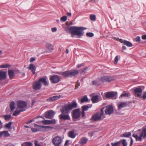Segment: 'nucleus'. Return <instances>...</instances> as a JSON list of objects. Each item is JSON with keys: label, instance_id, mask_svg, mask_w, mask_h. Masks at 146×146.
<instances>
[{"label": "nucleus", "instance_id": "nucleus-1", "mask_svg": "<svg viewBox=\"0 0 146 146\" xmlns=\"http://www.w3.org/2000/svg\"><path fill=\"white\" fill-rule=\"evenodd\" d=\"M86 28L83 27H77L75 26H72L69 28L72 37L74 36V35H76L78 36V38H80V36L83 35L84 33L83 31Z\"/></svg>", "mask_w": 146, "mask_h": 146}, {"label": "nucleus", "instance_id": "nucleus-2", "mask_svg": "<svg viewBox=\"0 0 146 146\" xmlns=\"http://www.w3.org/2000/svg\"><path fill=\"white\" fill-rule=\"evenodd\" d=\"M17 106L18 109H17L13 113V115L17 116L21 112L24 111L26 110L25 108L27 106V102L23 101H19L17 102Z\"/></svg>", "mask_w": 146, "mask_h": 146}, {"label": "nucleus", "instance_id": "nucleus-3", "mask_svg": "<svg viewBox=\"0 0 146 146\" xmlns=\"http://www.w3.org/2000/svg\"><path fill=\"white\" fill-rule=\"evenodd\" d=\"M132 136L135 137L136 140L141 141L142 139V137L145 138L146 137V127H143L142 128V131L140 129L137 130L136 133L133 134Z\"/></svg>", "mask_w": 146, "mask_h": 146}, {"label": "nucleus", "instance_id": "nucleus-4", "mask_svg": "<svg viewBox=\"0 0 146 146\" xmlns=\"http://www.w3.org/2000/svg\"><path fill=\"white\" fill-rule=\"evenodd\" d=\"M77 105L75 102H73L71 104L65 105L63 108L60 109L61 112L63 113H68L72 109L76 107Z\"/></svg>", "mask_w": 146, "mask_h": 146}, {"label": "nucleus", "instance_id": "nucleus-5", "mask_svg": "<svg viewBox=\"0 0 146 146\" xmlns=\"http://www.w3.org/2000/svg\"><path fill=\"white\" fill-rule=\"evenodd\" d=\"M79 72L78 70H69L64 72H58L57 74L62 75L65 77H71L77 75Z\"/></svg>", "mask_w": 146, "mask_h": 146}, {"label": "nucleus", "instance_id": "nucleus-6", "mask_svg": "<svg viewBox=\"0 0 146 146\" xmlns=\"http://www.w3.org/2000/svg\"><path fill=\"white\" fill-rule=\"evenodd\" d=\"M35 128H31V130L33 132H35L40 131L41 129L47 131H49L50 129H52L53 127H52L48 126H40L37 125H35Z\"/></svg>", "mask_w": 146, "mask_h": 146}, {"label": "nucleus", "instance_id": "nucleus-7", "mask_svg": "<svg viewBox=\"0 0 146 146\" xmlns=\"http://www.w3.org/2000/svg\"><path fill=\"white\" fill-rule=\"evenodd\" d=\"M104 108H102L100 112L97 113L93 115L91 117V120L95 121L101 120L102 116L104 114Z\"/></svg>", "mask_w": 146, "mask_h": 146}, {"label": "nucleus", "instance_id": "nucleus-8", "mask_svg": "<svg viewBox=\"0 0 146 146\" xmlns=\"http://www.w3.org/2000/svg\"><path fill=\"white\" fill-rule=\"evenodd\" d=\"M52 142L55 146H59L62 142V139L59 136H56L52 139Z\"/></svg>", "mask_w": 146, "mask_h": 146}, {"label": "nucleus", "instance_id": "nucleus-9", "mask_svg": "<svg viewBox=\"0 0 146 146\" xmlns=\"http://www.w3.org/2000/svg\"><path fill=\"white\" fill-rule=\"evenodd\" d=\"M112 146H127V143L125 140H121L117 142L111 143Z\"/></svg>", "mask_w": 146, "mask_h": 146}, {"label": "nucleus", "instance_id": "nucleus-10", "mask_svg": "<svg viewBox=\"0 0 146 146\" xmlns=\"http://www.w3.org/2000/svg\"><path fill=\"white\" fill-rule=\"evenodd\" d=\"M114 80V78L112 76H105L102 77L100 80L102 82L104 83L105 82H110Z\"/></svg>", "mask_w": 146, "mask_h": 146}, {"label": "nucleus", "instance_id": "nucleus-11", "mask_svg": "<svg viewBox=\"0 0 146 146\" xmlns=\"http://www.w3.org/2000/svg\"><path fill=\"white\" fill-rule=\"evenodd\" d=\"M50 80L52 82L54 83H56L60 81V78L58 76L54 75L51 76Z\"/></svg>", "mask_w": 146, "mask_h": 146}, {"label": "nucleus", "instance_id": "nucleus-12", "mask_svg": "<svg viewBox=\"0 0 146 146\" xmlns=\"http://www.w3.org/2000/svg\"><path fill=\"white\" fill-rule=\"evenodd\" d=\"M113 111V110L111 106H107L105 110V113L106 115H110Z\"/></svg>", "mask_w": 146, "mask_h": 146}, {"label": "nucleus", "instance_id": "nucleus-13", "mask_svg": "<svg viewBox=\"0 0 146 146\" xmlns=\"http://www.w3.org/2000/svg\"><path fill=\"white\" fill-rule=\"evenodd\" d=\"M59 117L62 120H66L70 119V117L68 113L65 114L62 113V114L59 115Z\"/></svg>", "mask_w": 146, "mask_h": 146}, {"label": "nucleus", "instance_id": "nucleus-14", "mask_svg": "<svg viewBox=\"0 0 146 146\" xmlns=\"http://www.w3.org/2000/svg\"><path fill=\"white\" fill-rule=\"evenodd\" d=\"M41 87V85L38 80L35 82L33 85V88L35 90H39Z\"/></svg>", "mask_w": 146, "mask_h": 146}, {"label": "nucleus", "instance_id": "nucleus-15", "mask_svg": "<svg viewBox=\"0 0 146 146\" xmlns=\"http://www.w3.org/2000/svg\"><path fill=\"white\" fill-rule=\"evenodd\" d=\"M45 113V117L49 119H52L55 114L54 112L52 110H50L47 111Z\"/></svg>", "mask_w": 146, "mask_h": 146}, {"label": "nucleus", "instance_id": "nucleus-16", "mask_svg": "<svg viewBox=\"0 0 146 146\" xmlns=\"http://www.w3.org/2000/svg\"><path fill=\"white\" fill-rule=\"evenodd\" d=\"M80 116V110L79 109L75 110L73 112L72 114L73 117L76 119H78Z\"/></svg>", "mask_w": 146, "mask_h": 146}, {"label": "nucleus", "instance_id": "nucleus-17", "mask_svg": "<svg viewBox=\"0 0 146 146\" xmlns=\"http://www.w3.org/2000/svg\"><path fill=\"white\" fill-rule=\"evenodd\" d=\"M134 91L135 92V94L138 97H141V94H140L142 92V90L140 87H137L134 90Z\"/></svg>", "mask_w": 146, "mask_h": 146}, {"label": "nucleus", "instance_id": "nucleus-18", "mask_svg": "<svg viewBox=\"0 0 146 146\" xmlns=\"http://www.w3.org/2000/svg\"><path fill=\"white\" fill-rule=\"evenodd\" d=\"M119 41L121 43H123L124 45L128 47H130L133 46V44L129 41L125 40H123L121 39H119Z\"/></svg>", "mask_w": 146, "mask_h": 146}, {"label": "nucleus", "instance_id": "nucleus-19", "mask_svg": "<svg viewBox=\"0 0 146 146\" xmlns=\"http://www.w3.org/2000/svg\"><path fill=\"white\" fill-rule=\"evenodd\" d=\"M91 95L92 96L91 100L93 103H97L99 101L98 95H95L94 94H92Z\"/></svg>", "mask_w": 146, "mask_h": 146}, {"label": "nucleus", "instance_id": "nucleus-20", "mask_svg": "<svg viewBox=\"0 0 146 146\" xmlns=\"http://www.w3.org/2000/svg\"><path fill=\"white\" fill-rule=\"evenodd\" d=\"M56 122V121L54 119L51 120H46L42 121V123L44 124H55Z\"/></svg>", "mask_w": 146, "mask_h": 146}, {"label": "nucleus", "instance_id": "nucleus-21", "mask_svg": "<svg viewBox=\"0 0 146 146\" xmlns=\"http://www.w3.org/2000/svg\"><path fill=\"white\" fill-rule=\"evenodd\" d=\"M60 96H55L50 97L48 99H47V101H48L50 102H52L55 101L60 98Z\"/></svg>", "mask_w": 146, "mask_h": 146}, {"label": "nucleus", "instance_id": "nucleus-22", "mask_svg": "<svg viewBox=\"0 0 146 146\" xmlns=\"http://www.w3.org/2000/svg\"><path fill=\"white\" fill-rule=\"evenodd\" d=\"M117 94L116 92H108L105 94V96L106 98H112L115 96V94Z\"/></svg>", "mask_w": 146, "mask_h": 146}, {"label": "nucleus", "instance_id": "nucleus-23", "mask_svg": "<svg viewBox=\"0 0 146 146\" xmlns=\"http://www.w3.org/2000/svg\"><path fill=\"white\" fill-rule=\"evenodd\" d=\"M127 105V102H121L118 105V110H120L123 108L126 107Z\"/></svg>", "mask_w": 146, "mask_h": 146}, {"label": "nucleus", "instance_id": "nucleus-24", "mask_svg": "<svg viewBox=\"0 0 146 146\" xmlns=\"http://www.w3.org/2000/svg\"><path fill=\"white\" fill-rule=\"evenodd\" d=\"M6 77V73L5 72L0 71V80H5Z\"/></svg>", "mask_w": 146, "mask_h": 146}, {"label": "nucleus", "instance_id": "nucleus-25", "mask_svg": "<svg viewBox=\"0 0 146 146\" xmlns=\"http://www.w3.org/2000/svg\"><path fill=\"white\" fill-rule=\"evenodd\" d=\"M8 72L9 78L10 79H13V78L15 77V74L13 70L10 69L8 71Z\"/></svg>", "mask_w": 146, "mask_h": 146}, {"label": "nucleus", "instance_id": "nucleus-26", "mask_svg": "<svg viewBox=\"0 0 146 146\" xmlns=\"http://www.w3.org/2000/svg\"><path fill=\"white\" fill-rule=\"evenodd\" d=\"M27 68L31 70L33 74L35 73L36 68L35 66L33 64H30L29 67H28Z\"/></svg>", "mask_w": 146, "mask_h": 146}, {"label": "nucleus", "instance_id": "nucleus-27", "mask_svg": "<svg viewBox=\"0 0 146 146\" xmlns=\"http://www.w3.org/2000/svg\"><path fill=\"white\" fill-rule=\"evenodd\" d=\"M38 81L40 83H41L43 84L45 86H47L48 85V82L44 78H41L39 79Z\"/></svg>", "mask_w": 146, "mask_h": 146}, {"label": "nucleus", "instance_id": "nucleus-28", "mask_svg": "<svg viewBox=\"0 0 146 146\" xmlns=\"http://www.w3.org/2000/svg\"><path fill=\"white\" fill-rule=\"evenodd\" d=\"M0 135L1 137L3 135L4 137H9L10 135L8 133V131H0Z\"/></svg>", "mask_w": 146, "mask_h": 146}, {"label": "nucleus", "instance_id": "nucleus-29", "mask_svg": "<svg viewBox=\"0 0 146 146\" xmlns=\"http://www.w3.org/2000/svg\"><path fill=\"white\" fill-rule=\"evenodd\" d=\"M15 106V103L13 101L11 102L9 105V107L11 109V112L13 111V110H14Z\"/></svg>", "mask_w": 146, "mask_h": 146}, {"label": "nucleus", "instance_id": "nucleus-30", "mask_svg": "<svg viewBox=\"0 0 146 146\" xmlns=\"http://www.w3.org/2000/svg\"><path fill=\"white\" fill-rule=\"evenodd\" d=\"M46 47L50 52H52L53 50V46L52 44H47L46 45Z\"/></svg>", "mask_w": 146, "mask_h": 146}, {"label": "nucleus", "instance_id": "nucleus-31", "mask_svg": "<svg viewBox=\"0 0 146 146\" xmlns=\"http://www.w3.org/2000/svg\"><path fill=\"white\" fill-rule=\"evenodd\" d=\"M131 133L130 132H125L120 135L122 137H128L131 135Z\"/></svg>", "mask_w": 146, "mask_h": 146}, {"label": "nucleus", "instance_id": "nucleus-32", "mask_svg": "<svg viewBox=\"0 0 146 146\" xmlns=\"http://www.w3.org/2000/svg\"><path fill=\"white\" fill-rule=\"evenodd\" d=\"M68 136L72 138H74L75 137V135L74 134V131H69L68 133Z\"/></svg>", "mask_w": 146, "mask_h": 146}, {"label": "nucleus", "instance_id": "nucleus-33", "mask_svg": "<svg viewBox=\"0 0 146 146\" xmlns=\"http://www.w3.org/2000/svg\"><path fill=\"white\" fill-rule=\"evenodd\" d=\"M12 123L11 122H9L8 123H7L5 125V127L7 129L9 130H11L12 129L11 127V125Z\"/></svg>", "mask_w": 146, "mask_h": 146}, {"label": "nucleus", "instance_id": "nucleus-34", "mask_svg": "<svg viewBox=\"0 0 146 146\" xmlns=\"http://www.w3.org/2000/svg\"><path fill=\"white\" fill-rule=\"evenodd\" d=\"M88 139L85 138H82L81 139L80 141V143L82 145L85 144L88 141Z\"/></svg>", "mask_w": 146, "mask_h": 146}, {"label": "nucleus", "instance_id": "nucleus-35", "mask_svg": "<svg viewBox=\"0 0 146 146\" xmlns=\"http://www.w3.org/2000/svg\"><path fill=\"white\" fill-rule=\"evenodd\" d=\"M100 81L98 80L93 81L92 82V84L96 86H98L100 84Z\"/></svg>", "mask_w": 146, "mask_h": 146}, {"label": "nucleus", "instance_id": "nucleus-36", "mask_svg": "<svg viewBox=\"0 0 146 146\" xmlns=\"http://www.w3.org/2000/svg\"><path fill=\"white\" fill-rule=\"evenodd\" d=\"M88 101V99L86 96L85 95L82 98L81 100V103H83L84 102H86Z\"/></svg>", "mask_w": 146, "mask_h": 146}, {"label": "nucleus", "instance_id": "nucleus-37", "mask_svg": "<svg viewBox=\"0 0 146 146\" xmlns=\"http://www.w3.org/2000/svg\"><path fill=\"white\" fill-rule=\"evenodd\" d=\"M130 96V94L129 93H126L125 92H123L120 96V97H128Z\"/></svg>", "mask_w": 146, "mask_h": 146}, {"label": "nucleus", "instance_id": "nucleus-38", "mask_svg": "<svg viewBox=\"0 0 146 146\" xmlns=\"http://www.w3.org/2000/svg\"><path fill=\"white\" fill-rule=\"evenodd\" d=\"M33 144L30 142H26L21 145V146H32Z\"/></svg>", "mask_w": 146, "mask_h": 146}, {"label": "nucleus", "instance_id": "nucleus-39", "mask_svg": "<svg viewBox=\"0 0 146 146\" xmlns=\"http://www.w3.org/2000/svg\"><path fill=\"white\" fill-rule=\"evenodd\" d=\"M82 111H87L88 109L90 108L88 105H84L82 107Z\"/></svg>", "mask_w": 146, "mask_h": 146}, {"label": "nucleus", "instance_id": "nucleus-40", "mask_svg": "<svg viewBox=\"0 0 146 146\" xmlns=\"http://www.w3.org/2000/svg\"><path fill=\"white\" fill-rule=\"evenodd\" d=\"M11 67V65L8 64L1 65V68H6Z\"/></svg>", "mask_w": 146, "mask_h": 146}, {"label": "nucleus", "instance_id": "nucleus-41", "mask_svg": "<svg viewBox=\"0 0 146 146\" xmlns=\"http://www.w3.org/2000/svg\"><path fill=\"white\" fill-rule=\"evenodd\" d=\"M90 19L93 21L96 20V17L95 15H91L90 16Z\"/></svg>", "mask_w": 146, "mask_h": 146}, {"label": "nucleus", "instance_id": "nucleus-42", "mask_svg": "<svg viewBox=\"0 0 146 146\" xmlns=\"http://www.w3.org/2000/svg\"><path fill=\"white\" fill-rule=\"evenodd\" d=\"M4 117L5 118V119L7 121L9 120L11 117V115H5Z\"/></svg>", "mask_w": 146, "mask_h": 146}, {"label": "nucleus", "instance_id": "nucleus-43", "mask_svg": "<svg viewBox=\"0 0 146 146\" xmlns=\"http://www.w3.org/2000/svg\"><path fill=\"white\" fill-rule=\"evenodd\" d=\"M119 57H120V56H119L117 55L114 58V64H116L117 63Z\"/></svg>", "mask_w": 146, "mask_h": 146}, {"label": "nucleus", "instance_id": "nucleus-44", "mask_svg": "<svg viewBox=\"0 0 146 146\" xmlns=\"http://www.w3.org/2000/svg\"><path fill=\"white\" fill-rule=\"evenodd\" d=\"M67 19V17L66 16H64L60 18V20L63 21H65Z\"/></svg>", "mask_w": 146, "mask_h": 146}, {"label": "nucleus", "instance_id": "nucleus-45", "mask_svg": "<svg viewBox=\"0 0 146 146\" xmlns=\"http://www.w3.org/2000/svg\"><path fill=\"white\" fill-rule=\"evenodd\" d=\"M87 36L89 37H92L94 36V34L92 33H87L86 34Z\"/></svg>", "mask_w": 146, "mask_h": 146}, {"label": "nucleus", "instance_id": "nucleus-46", "mask_svg": "<svg viewBox=\"0 0 146 146\" xmlns=\"http://www.w3.org/2000/svg\"><path fill=\"white\" fill-rule=\"evenodd\" d=\"M80 86V83L79 82L78 80L77 82H76V84L75 86V88L77 89L78 88L79 86Z\"/></svg>", "mask_w": 146, "mask_h": 146}, {"label": "nucleus", "instance_id": "nucleus-47", "mask_svg": "<svg viewBox=\"0 0 146 146\" xmlns=\"http://www.w3.org/2000/svg\"><path fill=\"white\" fill-rule=\"evenodd\" d=\"M88 70V68L86 67L83 69L82 72L84 73H85L86 72V71Z\"/></svg>", "mask_w": 146, "mask_h": 146}, {"label": "nucleus", "instance_id": "nucleus-48", "mask_svg": "<svg viewBox=\"0 0 146 146\" xmlns=\"http://www.w3.org/2000/svg\"><path fill=\"white\" fill-rule=\"evenodd\" d=\"M34 144L35 146H41L40 144L38 143V141L36 140L35 141Z\"/></svg>", "mask_w": 146, "mask_h": 146}, {"label": "nucleus", "instance_id": "nucleus-49", "mask_svg": "<svg viewBox=\"0 0 146 146\" xmlns=\"http://www.w3.org/2000/svg\"><path fill=\"white\" fill-rule=\"evenodd\" d=\"M135 40L137 42H139L140 40V37L139 36H137L135 38Z\"/></svg>", "mask_w": 146, "mask_h": 146}, {"label": "nucleus", "instance_id": "nucleus-50", "mask_svg": "<svg viewBox=\"0 0 146 146\" xmlns=\"http://www.w3.org/2000/svg\"><path fill=\"white\" fill-rule=\"evenodd\" d=\"M82 117L83 118H85L86 117L85 115V112L84 111H82V113H81Z\"/></svg>", "mask_w": 146, "mask_h": 146}, {"label": "nucleus", "instance_id": "nucleus-51", "mask_svg": "<svg viewBox=\"0 0 146 146\" xmlns=\"http://www.w3.org/2000/svg\"><path fill=\"white\" fill-rule=\"evenodd\" d=\"M142 98L144 100L146 98V92H144L143 96H142Z\"/></svg>", "mask_w": 146, "mask_h": 146}, {"label": "nucleus", "instance_id": "nucleus-52", "mask_svg": "<svg viewBox=\"0 0 146 146\" xmlns=\"http://www.w3.org/2000/svg\"><path fill=\"white\" fill-rule=\"evenodd\" d=\"M99 0H90V2L93 3L97 2Z\"/></svg>", "mask_w": 146, "mask_h": 146}, {"label": "nucleus", "instance_id": "nucleus-53", "mask_svg": "<svg viewBox=\"0 0 146 146\" xmlns=\"http://www.w3.org/2000/svg\"><path fill=\"white\" fill-rule=\"evenodd\" d=\"M35 60V58L34 57H31V58L30 61V62H32L34 61Z\"/></svg>", "mask_w": 146, "mask_h": 146}, {"label": "nucleus", "instance_id": "nucleus-54", "mask_svg": "<svg viewBox=\"0 0 146 146\" xmlns=\"http://www.w3.org/2000/svg\"><path fill=\"white\" fill-rule=\"evenodd\" d=\"M56 31H57V29L56 27H54L53 28H52V32H56Z\"/></svg>", "mask_w": 146, "mask_h": 146}, {"label": "nucleus", "instance_id": "nucleus-55", "mask_svg": "<svg viewBox=\"0 0 146 146\" xmlns=\"http://www.w3.org/2000/svg\"><path fill=\"white\" fill-rule=\"evenodd\" d=\"M3 126V123H2L1 121L0 120V129L2 128Z\"/></svg>", "mask_w": 146, "mask_h": 146}, {"label": "nucleus", "instance_id": "nucleus-56", "mask_svg": "<svg viewBox=\"0 0 146 146\" xmlns=\"http://www.w3.org/2000/svg\"><path fill=\"white\" fill-rule=\"evenodd\" d=\"M33 121H34L33 120H30L29 121L27 122L26 123L27 124H28L30 123H31L32 122H33Z\"/></svg>", "mask_w": 146, "mask_h": 146}, {"label": "nucleus", "instance_id": "nucleus-57", "mask_svg": "<svg viewBox=\"0 0 146 146\" xmlns=\"http://www.w3.org/2000/svg\"><path fill=\"white\" fill-rule=\"evenodd\" d=\"M83 65H84V64H78L77 66V67L78 68H80L83 66Z\"/></svg>", "mask_w": 146, "mask_h": 146}, {"label": "nucleus", "instance_id": "nucleus-58", "mask_svg": "<svg viewBox=\"0 0 146 146\" xmlns=\"http://www.w3.org/2000/svg\"><path fill=\"white\" fill-rule=\"evenodd\" d=\"M142 38L143 39L145 40L146 39V35H145L142 36Z\"/></svg>", "mask_w": 146, "mask_h": 146}, {"label": "nucleus", "instance_id": "nucleus-59", "mask_svg": "<svg viewBox=\"0 0 146 146\" xmlns=\"http://www.w3.org/2000/svg\"><path fill=\"white\" fill-rule=\"evenodd\" d=\"M69 141L67 140L66 141L65 144H64V145L65 146H66L68 145V143Z\"/></svg>", "mask_w": 146, "mask_h": 146}, {"label": "nucleus", "instance_id": "nucleus-60", "mask_svg": "<svg viewBox=\"0 0 146 146\" xmlns=\"http://www.w3.org/2000/svg\"><path fill=\"white\" fill-rule=\"evenodd\" d=\"M93 133L92 132H89V135L90 137H92L93 135Z\"/></svg>", "mask_w": 146, "mask_h": 146}, {"label": "nucleus", "instance_id": "nucleus-61", "mask_svg": "<svg viewBox=\"0 0 146 146\" xmlns=\"http://www.w3.org/2000/svg\"><path fill=\"white\" fill-rule=\"evenodd\" d=\"M67 15L70 17H71V13L69 12H68L67 13Z\"/></svg>", "mask_w": 146, "mask_h": 146}, {"label": "nucleus", "instance_id": "nucleus-62", "mask_svg": "<svg viewBox=\"0 0 146 146\" xmlns=\"http://www.w3.org/2000/svg\"><path fill=\"white\" fill-rule=\"evenodd\" d=\"M5 146H15L14 145L11 144H8Z\"/></svg>", "mask_w": 146, "mask_h": 146}, {"label": "nucleus", "instance_id": "nucleus-63", "mask_svg": "<svg viewBox=\"0 0 146 146\" xmlns=\"http://www.w3.org/2000/svg\"><path fill=\"white\" fill-rule=\"evenodd\" d=\"M133 140L132 138H131V139L130 146H131V145H132V144H133Z\"/></svg>", "mask_w": 146, "mask_h": 146}, {"label": "nucleus", "instance_id": "nucleus-64", "mask_svg": "<svg viewBox=\"0 0 146 146\" xmlns=\"http://www.w3.org/2000/svg\"><path fill=\"white\" fill-rule=\"evenodd\" d=\"M3 54V51L1 50H0V58L1 57V55Z\"/></svg>", "mask_w": 146, "mask_h": 146}]
</instances>
